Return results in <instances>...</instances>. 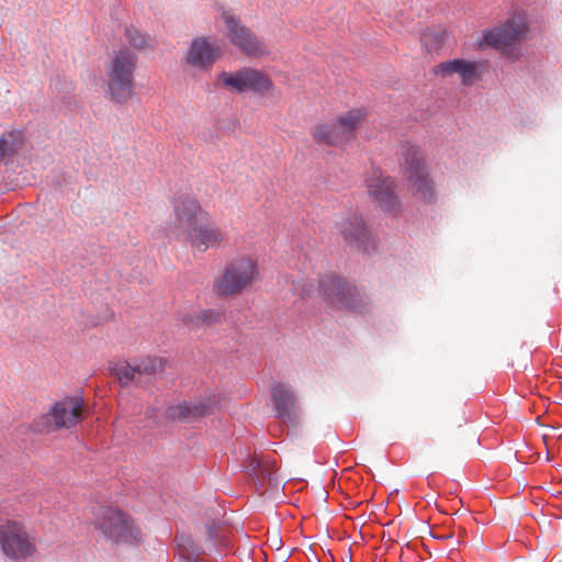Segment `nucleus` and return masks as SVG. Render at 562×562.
Here are the masks:
<instances>
[{
    "instance_id": "obj_3",
    "label": "nucleus",
    "mask_w": 562,
    "mask_h": 562,
    "mask_svg": "<svg viewBox=\"0 0 562 562\" xmlns=\"http://www.w3.org/2000/svg\"><path fill=\"white\" fill-rule=\"evenodd\" d=\"M136 66L137 57L128 47L113 50L105 66L109 93L113 101L123 103L132 97Z\"/></svg>"
},
{
    "instance_id": "obj_13",
    "label": "nucleus",
    "mask_w": 562,
    "mask_h": 562,
    "mask_svg": "<svg viewBox=\"0 0 562 562\" xmlns=\"http://www.w3.org/2000/svg\"><path fill=\"white\" fill-rule=\"evenodd\" d=\"M484 68L483 61L457 58L438 64L434 71L442 77L458 75L462 86L471 87L482 78Z\"/></svg>"
},
{
    "instance_id": "obj_24",
    "label": "nucleus",
    "mask_w": 562,
    "mask_h": 562,
    "mask_svg": "<svg viewBox=\"0 0 562 562\" xmlns=\"http://www.w3.org/2000/svg\"><path fill=\"white\" fill-rule=\"evenodd\" d=\"M442 45V37H424L422 43V46L431 55L439 54Z\"/></svg>"
},
{
    "instance_id": "obj_27",
    "label": "nucleus",
    "mask_w": 562,
    "mask_h": 562,
    "mask_svg": "<svg viewBox=\"0 0 562 562\" xmlns=\"http://www.w3.org/2000/svg\"><path fill=\"white\" fill-rule=\"evenodd\" d=\"M276 467V461L265 460L263 467L259 470V480H268L271 482L273 477V469Z\"/></svg>"
},
{
    "instance_id": "obj_5",
    "label": "nucleus",
    "mask_w": 562,
    "mask_h": 562,
    "mask_svg": "<svg viewBox=\"0 0 562 562\" xmlns=\"http://www.w3.org/2000/svg\"><path fill=\"white\" fill-rule=\"evenodd\" d=\"M259 277L257 260L240 256L229 261L224 273L215 282L214 290L221 296H232L243 293Z\"/></svg>"
},
{
    "instance_id": "obj_26",
    "label": "nucleus",
    "mask_w": 562,
    "mask_h": 562,
    "mask_svg": "<svg viewBox=\"0 0 562 562\" xmlns=\"http://www.w3.org/2000/svg\"><path fill=\"white\" fill-rule=\"evenodd\" d=\"M15 153L14 143L8 138H0V161L10 158Z\"/></svg>"
},
{
    "instance_id": "obj_15",
    "label": "nucleus",
    "mask_w": 562,
    "mask_h": 562,
    "mask_svg": "<svg viewBox=\"0 0 562 562\" xmlns=\"http://www.w3.org/2000/svg\"><path fill=\"white\" fill-rule=\"evenodd\" d=\"M271 396L278 418L286 425H296L299 406L293 391L289 386L279 383L272 387Z\"/></svg>"
},
{
    "instance_id": "obj_22",
    "label": "nucleus",
    "mask_w": 562,
    "mask_h": 562,
    "mask_svg": "<svg viewBox=\"0 0 562 562\" xmlns=\"http://www.w3.org/2000/svg\"><path fill=\"white\" fill-rule=\"evenodd\" d=\"M112 373L123 386L132 383L137 384L136 366H132L127 362H119L112 367Z\"/></svg>"
},
{
    "instance_id": "obj_17",
    "label": "nucleus",
    "mask_w": 562,
    "mask_h": 562,
    "mask_svg": "<svg viewBox=\"0 0 562 562\" xmlns=\"http://www.w3.org/2000/svg\"><path fill=\"white\" fill-rule=\"evenodd\" d=\"M520 37H482L476 43L481 50L494 49L502 56L515 60L520 56Z\"/></svg>"
},
{
    "instance_id": "obj_28",
    "label": "nucleus",
    "mask_w": 562,
    "mask_h": 562,
    "mask_svg": "<svg viewBox=\"0 0 562 562\" xmlns=\"http://www.w3.org/2000/svg\"><path fill=\"white\" fill-rule=\"evenodd\" d=\"M220 527H221V525L216 520H213V521L207 522L205 525V529H206V532L209 535V538H210V541L212 542V544L215 543L216 536H217V532L220 530Z\"/></svg>"
},
{
    "instance_id": "obj_2",
    "label": "nucleus",
    "mask_w": 562,
    "mask_h": 562,
    "mask_svg": "<svg viewBox=\"0 0 562 562\" xmlns=\"http://www.w3.org/2000/svg\"><path fill=\"white\" fill-rule=\"evenodd\" d=\"M401 165L412 195L424 203L435 202V183L419 148L409 143L403 144L401 147Z\"/></svg>"
},
{
    "instance_id": "obj_25",
    "label": "nucleus",
    "mask_w": 562,
    "mask_h": 562,
    "mask_svg": "<svg viewBox=\"0 0 562 562\" xmlns=\"http://www.w3.org/2000/svg\"><path fill=\"white\" fill-rule=\"evenodd\" d=\"M245 467L249 475L259 481V470L263 467V459L251 457Z\"/></svg>"
},
{
    "instance_id": "obj_1",
    "label": "nucleus",
    "mask_w": 562,
    "mask_h": 562,
    "mask_svg": "<svg viewBox=\"0 0 562 562\" xmlns=\"http://www.w3.org/2000/svg\"><path fill=\"white\" fill-rule=\"evenodd\" d=\"M175 222L171 234H181L187 244L198 251L221 247L225 233L212 221L210 214L193 198H179L173 203Z\"/></svg>"
},
{
    "instance_id": "obj_11",
    "label": "nucleus",
    "mask_w": 562,
    "mask_h": 562,
    "mask_svg": "<svg viewBox=\"0 0 562 562\" xmlns=\"http://www.w3.org/2000/svg\"><path fill=\"white\" fill-rule=\"evenodd\" d=\"M104 537L115 542L134 543L140 539V531L124 513L106 509L100 521Z\"/></svg>"
},
{
    "instance_id": "obj_9",
    "label": "nucleus",
    "mask_w": 562,
    "mask_h": 562,
    "mask_svg": "<svg viewBox=\"0 0 562 562\" xmlns=\"http://www.w3.org/2000/svg\"><path fill=\"white\" fill-rule=\"evenodd\" d=\"M368 195L380 206L383 212L396 214L401 209V202L395 193V181L383 176L380 169H372L364 179Z\"/></svg>"
},
{
    "instance_id": "obj_6",
    "label": "nucleus",
    "mask_w": 562,
    "mask_h": 562,
    "mask_svg": "<svg viewBox=\"0 0 562 562\" xmlns=\"http://www.w3.org/2000/svg\"><path fill=\"white\" fill-rule=\"evenodd\" d=\"M83 400L80 396H68L54 403L47 414L34 422V429L40 432L72 428L82 419Z\"/></svg>"
},
{
    "instance_id": "obj_4",
    "label": "nucleus",
    "mask_w": 562,
    "mask_h": 562,
    "mask_svg": "<svg viewBox=\"0 0 562 562\" xmlns=\"http://www.w3.org/2000/svg\"><path fill=\"white\" fill-rule=\"evenodd\" d=\"M366 115L362 109H351L330 122L317 125L312 133L313 139L318 145L342 146L355 139Z\"/></svg>"
},
{
    "instance_id": "obj_29",
    "label": "nucleus",
    "mask_w": 562,
    "mask_h": 562,
    "mask_svg": "<svg viewBox=\"0 0 562 562\" xmlns=\"http://www.w3.org/2000/svg\"><path fill=\"white\" fill-rule=\"evenodd\" d=\"M133 38L136 40V37H133ZM133 45L137 46L138 48L143 47V44L142 43H137L136 41L133 42Z\"/></svg>"
},
{
    "instance_id": "obj_12",
    "label": "nucleus",
    "mask_w": 562,
    "mask_h": 562,
    "mask_svg": "<svg viewBox=\"0 0 562 562\" xmlns=\"http://www.w3.org/2000/svg\"><path fill=\"white\" fill-rule=\"evenodd\" d=\"M338 231L349 247L368 252L376 246L375 238L359 212H353L342 218L338 223Z\"/></svg>"
},
{
    "instance_id": "obj_7",
    "label": "nucleus",
    "mask_w": 562,
    "mask_h": 562,
    "mask_svg": "<svg viewBox=\"0 0 562 562\" xmlns=\"http://www.w3.org/2000/svg\"><path fill=\"white\" fill-rule=\"evenodd\" d=\"M319 292L333 306L351 311H361L369 301L358 289L336 276H325L319 283Z\"/></svg>"
},
{
    "instance_id": "obj_19",
    "label": "nucleus",
    "mask_w": 562,
    "mask_h": 562,
    "mask_svg": "<svg viewBox=\"0 0 562 562\" xmlns=\"http://www.w3.org/2000/svg\"><path fill=\"white\" fill-rule=\"evenodd\" d=\"M223 317V313L216 310H195L180 314V321L192 328L221 323Z\"/></svg>"
},
{
    "instance_id": "obj_23",
    "label": "nucleus",
    "mask_w": 562,
    "mask_h": 562,
    "mask_svg": "<svg viewBox=\"0 0 562 562\" xmlns=\"http://www.w3.org/2000/svg\"><path fill=\"white\" fill-rule=\"evenodd\" d=\"M223 18L231 35H245V27L240 25L238 19L228 13H224Z\"/></svg>"
},
{
    "instance_id": "obj_20",
    "label": "nucleus",
    "mask_w": 562,
    "mask_h": 562,
    "mask_svg": "<svg viewBox=\"0 0 562 562\" xmlns=\"http://www.w3.org/2000/svg\"><path fill=\"white\" fill-rule=\"evenodd\" d=\"M231 40L232 44L249 58H262L272 52L270 45L260 37H231Z\"/></svg>"
},
{
    "instance_id": "obj_10",
    "label": "nucleus",
    "mask_w": 562,
    "mask_h": 562,
    "mask_svg": "<svg viewBox=\"0 0 562 562\" xmlns=\"http://www.w3.org/2000/svg\"><path fill=\"white\" fill-rule=\"evenodd\" d=\"M218 81L234 92L254 91L267 93L273 89V83L263 71L246 67L236 72H222Z\"/></svg>"
},
{
    "instance_id": "obj_16",
    "label": "nucleus",
    "mask_w": 562,
    "mask_h": 562,
    "mask_svg": "<svg viewBox=\"0 0 562 562\" xmlns=\"http://www.w3.org/2000/svg\"><path fill=\"white\" fill-rule=\"evenodd\" d=\"M216 406L215 397H206L193 402H184L168 407L166 415L171 419L186 420L211 415Z\"/></svg>"
},
{
    "instance_id": "obj_18",
    "label": "nucleus",
    "mask_w": 562,
    "mask_h": 562,
    "mask_svg": "<svg viewBox=\"0 0 562 562\" xmlns=\"http://www.w3.org/2000/svg\"><path fill=\"white\" fill-rule=\"evenodd\" d=\"M529 20L522 11L510 14L501 25L493 30L484 31L482 35H525L530 32Z\"/></svg>"
},
{
    "instance_id": "obj_21",
    "label": "nucleus",
    "mask_w": 562,
    "mask_h": 562,
    "mask_svg": "<svg viewBox=\"0 0 562 562\" xmlns=\"http://www.w3.org/2000/svg\"><path fill=\"white\" fill-rule=\"evenodd\" d=\"M136 366L137 385L150 382L155 376L164 371L166 361L158 357H147L142 359Z\"/></svg>"
},
{
    "instance_id": "obj_14",
    "label": "nucleus",
    "mask_w": 562,
    "mask_h": 562,
    "mask_svg": "<svg viewBox=\"0 0 562 562\" xmlns=\"http://www.w3.org/2000/svg\"><path fill=\"white\" fill-rule=\"evenodd\" d=\"M223 54V48L205 37H195L183 58L186 65L198 70L210 69Z\"/></svg>"
},
{
    "instance_id": "obj_8",
    "label": "nucleus",
    "mask_w": 562,
    "mask_h": 562,
    "mask_svg": "<svg viewBox=\"0 0 562 562\" xmlns=\"http://www.w3.org/2000/svg\"><path fill=\"white\" fill-rule=\"evenodd\" d=\"M0 548L12 560H23L36 552L35 538L19 521L8 520L0 526Z\"/></svg>"
}]
</instances>
